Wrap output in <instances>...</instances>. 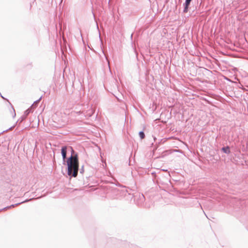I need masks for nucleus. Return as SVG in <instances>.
Instances as JSON below:
<instances>
[{
  "label": "nucleus",
  "instance_id": "obj_2",
  "mask_svg": "<svg viewBox=\"0 0 248 248\" xmlns=\"http://www.w3.org/2000/svg\"><path fill=\"white\" fill-rule=\"evenodd\" d=\"M191 0H186L185 2V8L184 9V13H186L188 12V6L190 4Z\"/></svg>",
  "mask_w": 248,
  "mask_h": 248
},
{
  "label": "nucleus",
  "instance_id": "obj_1",
  "mask_svg": "<svg viewBox=\"0 0 248 248\" xmlns=\"http://www.w3.org/2000/svg\"><path fill=\"white\" fill-rule=\"evenodd\" d=\"M67 164L68 166V174L72 175L75 177L78 175V160L77 155L71 156L67 160Z\"/></svg>",
  "mask_w": 248,
  "mask_h": 248
},
{
  "label": "nucleus",
  "instance_id": "obj_4",
  "mask_svg": "<svg viewBox=\"0 0 248 248\" xmlns=\"http://www.w3.org/2000/svg\"><path fill=\"white\" fill-rule=\"evenodd\" d=\"M222 151H223V152L224 153H227V154H229L230 152V149L228 147H223V148H222Z\"/></svg>",
  "mask_w": 248,
  "mask_h": 248
},
{
  "label": "nucleus",
  "instance_id": "obj_5",
  "mask_svg": "<svg viewBox=\"0 0 248 248\" xmlns=\"http://www.w3.org/2000/svg\"><path fill=\"white\" fill-rule=\"evenodd\" d=\"M139 135L141 139H143L145 137V135L143 132H140L139 133Z\"/></svg>",
  "mask_w": 248,
  "mask_h": 248
},
{
  "label": "nucleus",
  "instance_id": "obj_3",
  "mask_svg": "<svg viewBox=\"0 0 248 248\" xmlns=\"http://www.w3.org/2000/svg\"><path fill=\"white\" fill-rule=\"evenodd\" d=\"M66 149H67V148L65 146L62 147V154L63 160H64L66 158Z\"/></svg>",
  "mask_w": 248,
  "mask_h": 248
}]
</instances>
